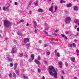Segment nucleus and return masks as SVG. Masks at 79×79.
I'll use <instances>...</instances> for the list:
<instances>
[{
  "label": "nucleus",
  "mask_w": 79,
  "mask_h": 79,
  "mask_svg": "<svg viewBox=\"0 0 79 79\" xmlns=\"http://www.w3.org/2000/svg\"><path fill=\"white\" fill-rule=\"evenodd\" d=\"M53 71V75L54 76V77L55 79H56L57 78V75H58V74L57 73V72L56 71V70H55L54 69V67L52 66H50L49 68L48 71Z\"/></svg>",
  "instance_id": "obj_1"
},
{
  "label": "nucleus",
  "mask_w": 79,
  "mask_h": 79,
  "mask_svg": "<svg viewBox=\"0 0 79 79\" xmlns=\"http://www.w3.org/2000/svg\"><path fill=\"white\" fill-rule=\"evenodd\" d=\"M4 24L6 27H9L10 26L11 23L7 20H5L4 21Z\"/></svg>",
  "instance_id": "obj_2"
},
{
  "label": "nucleus",
  "mask_w": 79,
  "mask_h": 79,
  "mask_svg": "<svg viewBox=\"0 0 79 79\" xmlns=\"http://www.w3.org/2000/svg\"><path fill=\"white\" fill-rule=\"evenodd\" d=\"M71 18L69 17H68L66 18L65 21L66 23H68V22H70L71 21Z\"/></svg>",
  "instance_id": "obj_3"
},
{
  "label": "nucleus",
  "mask_w": 79,
  "mask_h": 79,
  "mask_svg": "<svg viewBox=\"0 0 79 79\" xmlns=\"http://www.w3.org/2000/svg\"><path fill=\"white\" fill-rule=\"evenodd\" d=\"M27 42H29V39L28 38H25L24 39L23 43L26 44Z\"/></svg>",
  "instance_id": "obj_4"
},
{
  "label": "nucleus",
  "mask_w": 79,
  "mask_h": 79,
  "mask_svg": "<svg viewBox=\"0 0 79 79\" xmlns=\"http://www.w3.org/2000/svg\"><path fill=\"white\" fill-rule=\"evenodd\" d=\"M49 11H51L52 13H54L53 12V6H50Z\"/></svg>",
  "instance_id": "obj_5"
},
{
  "label": "nucleus",
  "mask_w": 79,
  "mask_h": 79,
  "mask_svg": "<svg viewBox=\"0 0 79 79\" xmlns=\"http://www.w3.org/2000/svg\"><path fill=\"white\" fill-rule=\"evenodd\" d=\"M35 61L36 63V64H38L39 65H40V62H39V61H38V60L36 59H35Z\"/></svg>",
  "instance_id": "obj_6"
},
{
  "label": "nucleus",
  "mask_w": 79,
  "mask_h": 79,
  "mask_svg": "<svg viewBox=\"0 0 79 79\" xmlns=\"http://www.w3.org/2000/svg\"><path fill=\"white\" fill-rule=\"evenodd\" d=\"M34 54H32L31 55V60H34Z\"/></svg>",
  "instance_id": "obj_7"
},
{
  "label": "nucleus",
  "mask_w": 79,
  "mask_h": 79,
  "mask_svg": "<svg viewBox=\"0 0 79 79\" xmlns=\"http://www.w3.org/2000/svg\"><path fill=\"white\" fill-rule=\"evenodd\" d=\"M63 64V63H62V62L61 61H60L59 63V67L60 68H62V64Z\"/></svg>",
  "instance_id": "obj_8"
},
{
  "label": "nucleus",
  "mask_w": 79,
  "mask_h": 79,
  "mask_svg": "<svg viewBox=\"0 0 79 79\" xmlns=\"http://www.w3.org/2000/svg\"><path fill=\"white\" fill-rule=\"evenodd\" d=\"M11 52L12 53V54H13V53H16V51H15V49L14 48H13L12 49V51Z\"/></svg>",
  "instance_id": "obj_9"
},
{
  "label": "nucleus",
  "mask_w": 79,
  "mask_h": 79,
  "mask_svg": "<svg viewBox=\"0 0 79 79\" xmlns=\"http://www.w3.org/2000/svg\"><path fill=\"white\" fill-rule=\"evenodd\" d=\"M73 9L74 10L76 11H78V9H77V6H74Z\"/></svg>",
  "instance_id": "obj_10"
},
{
  "label": "nucleus",
  "mask_w": 79,
  "mask_h": 79,
  "mask_svg": "<svg viewBox=\"0 0 79 79\" xmlns=\"http://www.w3.org/2000/svg\"><path fill=\"white\" fill-rule=\"evenodd\" d=\"M43 10L42 9H39V10H38V12H40V13H42L43 12Z\"/></svg>",
  "instance_id": "obj_11"
},
{
  "label": "nucleus",
  "mask_w": 79,
  "mask_h": 79,
  "mask_svg": "<svg viewBox=\"0 0 79 79\" xmlns=\"http://www.w3.org/2000/svg\"><path fill=\"white\" fill-rule=\"evenodd\" d=\"M72 5L71 3H69L68 4H67L66 5V6L68 8H69V7H71V6Z\"/></svg>",
  "instance_id": "obj_12"
},
{
  "label": "nucleus",
  "mask_w": 79,
  "mask_h": 79,
  "mask_svg": "<svg viewBox=\"0 0 79 79\" xmlns=\"http://www.w3.org/2000/svg\"><path fill=\"white\" fill-rule=\"evenodd\" d=\"M65 33L66 34H71V33L70 31H65Z\"/></svg>",
  "instance_id": "obj_13"
},
{
  "label": "nucleus",
  "mask_w": 79,
  "mask_h": 79,
  "mask_svg": "<svg viewBox=\"0 0 79 79\" xmlns=\"http://www.w3.org/2000/svg\"><path fill=\"white\" fill-rule=\"evenodd\" d=\"M13 75L14 77L16 78V75L14 72H13Z\"/></svg>",
  "instance_id": "obj_14"
},
{
  "label": "nucleus",
  "mask_w": 79,
  "mask_h": 79,
  "mask_svg": "<svg viewBox=\"0 0 79 79\" xmlns=\"http://www.w3.org/2000/svg\"><path fill=\"white\" fill-rule=\"evenodd\" d=\"M71 61L72 62H74V61H75V58H71Z\"/></svg>",
  "instance_id": "obj_15"
},
{
  "label": "nucleus",
  "mask_w": 79,
  "mask_h": 79,
  "mask_svg": "<svg viewBox=\"0 0 79 79\" xmlns=\"http://www.w3.org/2000/svg\"><path fill=\"white\" fill-rule=\"evenodd\" d=\"M76 52L77 53V56H79V50H78V49H77L76 50Z\"/></svg>",
  "instance_id": "obj_16"
},
{
  "label": "nucleus",
  "mask_w": 79,
  "mask_h": 79,
  "mask_svg": "<svg viewBox=\"0 0 79 79\" xmlns=\"http://www.w3.org/2000/svg\"><path fill=\"white\" fill-rule=\"evenodd\" d=\"M63 3H66V2L65 1L61 0L60 1V3L62 4Z\"/></svg>",
  "instance_id": "obj_17"
},
{
  "label": "nucleus",
  "mask_w": 79,
  "mask_h": 79,
  "mask_svg": "<svg viewBox=\"0 0 79 79\" xmlns=\"http://www.w3.org/2000/svg\"><path fill=\"white\" fill-rule=\"evenodd\" d=\"M27 45L28 46L27 48H28V47H31V44H30V43L27 44Z\"/></svg>",
  "instance_id": "obj_18"
},
{
  "label": "nucleus",
  "mask_w": 79,
  "mask_h": 79,
  "mask_svg": "<svg viewBox=\"0 0 79 79\" xmlns=\"http://www.w3.org/2000/svg\"><path fill=\"white\" fill-rule=\"evenodd\" d=\"M54 9H55L54 12H56V11L57 10H58V7H57V6H55V7Z\"/></svg>",
  "instance_id": "obj_19"
},
{
  "label": "nucleus",
  "mask_w": 79,
  "mask_h": 79,
  "mask_svg": "<svg viewBox=\"0 0 79 79\" xmlns=\"http://www.w3.org/2000/svg\"><path fill=\"white\" fill-rule=\"evenodd\" d=\"M16 74H17V75H19V71L18 70H16L15 71Z\"/></svg>",
  "instance_id": "obj_20"
},
{
  "label": "nucleus",
  "mask_w": 79,
  "mask_h": 79,
  "mask_svg": "<svg viewBox=\"0 0 79 79\" xmlns=\"http://www.w3.org/2000/svg\"><path fill=\"white\" fill-rule=\"evenodd\" d=\"M49 72L50 75H51V76H52V75H53V73H52V71H49Z\"/></svg>",
  "instance_id": "obj_21"
},
{
  "label": "nucleus",
  "mask_w": 79,
  "mask_h": 79,
  "mask_svg": "<svg viewBox=\"0 0 79 79\" xmlns=\"http://www.w3.org/2000/svg\"><path fill=\"white\" fill-rule=\"evenodd\" d=\"M23 77L24 78V79H28L27 78V77H26V76L25 75H24L23 76Z\"/></svg>",
  "instance_id": "obj_22"
},
{
  "label": "nucleus",
  "mask_w": 79,
  "mask_h": 79,
  "mask_svg": "<svg viewBox=\"0 0 79 79\" xmlns=\"http://www.w3.org/2000/svg\"><path fill=\"white\" fill-rule=\"evenodd\" d=\"M7 60L10 61H12V60H11V58H8Z\"/></svg>",
  "instance_id": "obj_23"
},
{
  "label": "nucleus",
  "mask_w": 79,
  "mask_h": 79,
  "mask_svg": "<svg viewBox=\"0 0 79 79\" xmlns=\"http://www.w3.org/2000/svg\"><path fill=\"white\" fill-rule=\"evenodd\" d=\"M65 63L66 65V67H68V63H67V62H65Z\"/></svg>",
  "instance_id": "obj_24"
},
{
  "label": "nucleus",
  "mask_w": 79,
  "mask_h": 79,
  "mask_svg": "<svg viewBox=\"0 0 79 79\" xmlns=\"http://www.w3.org/2000/svg\"><path fill=\"white\" fill-rule=\"evenodd\" d=\"M38 71L39 73H40V71H41L40 69H38Z\"/></svg>",
  "instance_id": "obj_25"
},
{
  "label": "nucleus",
  "mask_w": 79,
  "mask_h": 79,
  "mask_svg": "<svg viewBox=\"0 0 79 79\" xmlns=\"http://www.w3.org/2000/svg\"><path fill=\"white\" fill-rule=\"evenodd\" d=\"M10 66L11 67H12V66H13V63H10Z\"/></svg>",
  "instance_id": "obj_26"
},
{
  "label": "nucleus",
  "mask_w": 79,
  "mask_h": 79,
  "mask_svg": "<svg viewBox=\"0 0 79 79\" xmlns=\"http://www.w3.org/2000/svg\"><path fill=\"white\" fill-rule=\"evenodd\" d=\"M57 55L58 57H60V53L59 52L57 53Z\"/></svg>",
  "instance_id": "obj_27"
},
{
  "label": "nucleus",
  "mask_w": 79,
  "mask_h": 79,
  "mask_svg": "<svg viewBox=\"0 0 79 79\" xmlns=\"http://www.w3.org/2000/svg\"><path fill=\"white\" fill-rule=\"evenodd\" d=\"M34 24H35V27H36V26H37V24H36V22H35Z\"/></svg>",
  "instance_id": "obj_28"
},
{
  "label": "nucleus",
  "mask_w": 79,
  "mask_h": 79,
  "mask_svg": "<svg viewBox=\"0 0 79 79\" xmlns=\"http://www.w3.org/2000/svg\"><path fill=\"white\" fill-rule=\"evenodd\" d=\"M53 35H55V36H56L57 35V34L56 33H52Z\"/></svg>",
  "instance_id": "obj_29"
},
{
  "label": "nucleus",
  "mask_w": 79,
  "mask_h": 79,
  "mask_svg": "<svg viewBox=\"0 0 79 79\" xmlns=\"http://www.w3.org/2000/svg\"><path fill=\"white\" fill-rule=\"evenodd\" d=\"M46 54H47V55H49L50 54V52H48L46 53Z\"/></svg>",
  "instance_id": "obj_30"
},
{
  "label": "nucleus",
  "mask_w": 79,
  "mask_h": 79,
  "mask_svg": "<svg viewBox=\"0 0 79 79\" xmlns=\"http://www.w3.org/2000/svg\"><path fill=\"white\" fill-rule=\"evenodd\" d=\"M35 5H36V6H38V2H36L35 4Z\"/></svg>",
  "instance_id": "obj_31"
},
{
  "label": "nucleus",
  "mask_w": 79,
  "mask_h": 79,
  "mask_svg": "<svg viewBox=\"0 0 79 79\" xmlns=\"http://www.w3.org/2000/svg\"><path fill=\"white\" fill-rule=\"evenodd\" d=\"M44 32L46 34H48V32H47L46 31H44Z\"/></svg>",
  "instance_id": "obj_32"
},
{
  "label": "nucleus",
  "mask_w": 79,
  "mask_h": 79,
  "mask_svg": "<svg viewBox=\"0 0 79 79\" xmlns=\"http://www.w3.org/2000/svg\"><path fill=\"white\" fill-rule=\"evenodd\" d=\"M61 35H62V36L63 37H64L65 36V35H64L63 34H61Z\"/></svg>",
  "instance_id": "obj_33"
},
{
  "label": "nucleus",
  "mask_w": 79,
  "mask_h": 79,
  "mask_svg": "<svg viewBox=\"0 0 79 79\" xmlns=\"http://www.w3.org/2000/svg\"><path fill=\"white\" fill-rule=\"evenodd\" d=\"M32 3V1H31L30 2H29V5H31V4Z\"/></svg>",
  "instance_id": "obj_34"
},
{
  "label": "nucleus",
  "mask_w": 79,
  "mask_h": 79,
  "mask_svg": "<svg viewBox=\"0 0 79 79\" xmlns=\"http://www.w3.org/2000/svg\"><path fill=\"white\" fill-rule=\"evenodd\" d=\"M5 40H8V38H7V37H5Z\"/></svg>",
  "instance_id": "obj_35"
},
{
  "label": "nucleus",
  "mask_w": 79,
  "mask_h": 79,
  "mask_svg": "<svg viewBox=\"0 0 79 79\" xmlns=\"http://www.w3.org/2000/svg\"><path fill=\"white\" fill-rule=\"evenodd\" d=\"M69 47H72V45H73V44H69Z\"/></svg>",
  "instance_id": "obj_36"
},
{
  "label": "nucleus",
  "mask_w": 79,
  "mask_h": 79,
  "mask_svg": "<svg viewBox=\"0 0 79 79\" xmlns=\"http://www.w3.org/2000/svg\"><path fill=\"white\" fill-rule=\"evenodd\" d=\"M3 10L4 11H5V7H3Z\"/></svg>",
  "instance_id": "obj_37"
},
{
  "label": "nucleus",
  "mask_w": 79,
  "mask_h": 79,
  "mask_svg": "<svg viewBox=\"0 0 79 79\" xmlns=\"http://www.w3.org/2000/svg\"><path fill=\"white\" fill-rule=\"evenodd\" d=\"M17 65H18V64H14V66L17 67Z\"/></svg>",
  "instance_id": "obj_38"
},
{
  "label": "nucleus",
  "mask_w": 79,
  "mask_h": 79,
  "mask_svg": "<svg viewBox=\"0 0 79 79\" xmlns=\"http://www.w3.org/2000/svg\"><path fill=\"white\" fill-rule=\"evenodd\" d=\"M72 44V46L73 47H74V46H75V43H73V44Z\"/></svg>",
  "instance_id": "obj_39"
},
{
  "label": "nucleus",
  "mask_w": 79,
  "mask_h": 79,
  "mask_svg": "<svg viewBox=\"0 0 79 79\" xmlns=\"http://www.w3.org/2000/svg\"><path fill=\"white\" fill-rule=\"evenodd\" d=\"M19 55H20V56H19L20 57H21V56H23V54H19Z\"/></svg>",
  "instance_id": "obj_40"
},
{
  "label": "nucleus",
  "mask_w": 79,
  "mask_h": 79,
  "mask_svg": "<svg viewBox=\"0 0 79 79\" xmlns=\"http://www.w3.org/2000/svg\"><path fill=\"white\" fill-rule=\"evenodd\" d=\"M9 76L10 77H11L12 76V75H11V73H10V74H9Z\"/></svg>",
  "instance_id": "obj_41"
},
{
  "label": "nucleus",
  "mask_w": 79,
  "mask_h": 79,
  "mask_svg": "<svg viewBox=\"0 0 79 79\" xmlns=\"http://www.w3.org/2000/svg\"><path fill=\"white\" fill-rule=\"evenodd\" d=\"M17 68V67L14 66V69H15V70H16Z\"/></svg>",
  "instance_id": "obj_42"
},
{
  "label": "nucleus",
  "mask_w": 79,
  "mask_h": 79,
  "mask_svg": "<svg viewBox=\"0 0 79 79\" xmlns=\"http://www.w3.org/2000/svg\"><path fill=\"white\" fill-rule=\"evenodd\" d=\"M77 31H79V27H78L77 29Z\"/></svg>",
  "instance_id": "obj_43"
},
{
  "label": "nucleus",
  "mask_w": 79,
  "mask_h": 79,
  "mask_svg": "<svg viewBox=\"0 0 79 79\" xmlns=\"http://www.w3.org/2000/svg\"><path fill=\"white\" fill-rule=\"evenodd\" d=\"M42 79H45V78L44 77H42Z\"/></svg>",
  "instance_id": "obj_44"
},
{
  "label": "nucleus",
  "mask_w": 79,
  "mask_h": 79,
  "mask_svg": "<svg viewBox=\"0 0 79 79\" xmlns=\"http://www.w3.org/2000/svg\"><path fill=\"white\" fill-rule=\"evenodd\" d=\"M23 21H24V20L23 19L21 20L20 21V22H23Z\"/></svg>",
  "instance_id": "obj_45"
},
{
  "label": "nucleus",
  "mask_w": 79,
  "mask_h": 79,
  "mask_svg": "<svg viewBox=\"0 0 79 79\" xmlns=\"http://www.w3.org/2000/svg\"><path fill=\"white\" fill-rule=\"evenodd\" d=\"M38 60H40V56H39L38 58Z\"/></svg>",
  "instance_id": "obj_46"
},
{
  "label": "nucleus",
  "mask_w": 79,
  "mask_h": 79,
  "mask_svg": "<svg viewBox=\"0 0 79 79\" xmlns=\"http://www.w3.org/2000/svg\"><path fill=\"white\" fill-rule=\"evenodd\" d=\"M44 47H47V44H45L44 45Z\"/></svg>",
  "instance_id": "obj_47"
},
{
  "label": "nucleus",
  "mask_w": 79,
  "mask_h": 79,
  "mask_svg": "<svg viewBox=\"0 0 79 79\" xmlns=\"http://www.w3.org/2000/svg\"><path fill=\"white\" fill-rule=\"evenodd\" d=\"M35 33H37V30H35Z\"/></svg>",
  "instance_id": "obj_48"
},
{
  "label": "nucleus",
  "mask_w": 79,
  "mask_h": 79,
  "mask_svg": "<svg viewBox=\"0 0 79 79\" xmlns=\"http://www.w3.org/2000/svg\"><path fill=\"white\" fill-rule=\"evenodd\" d=\"M61 72L63 74H64V72L63 71H62Z\"/></svg>",
  "instance_id": "obj_49"
},
{
  "label": "nucleus",
  "mask_w": 79,
  "mask_h": 79,
  "mask_svg": "<svg viewBox=\"0 0 79 79\" xmlns=\"http://www.w3.org/2000/svg\"><path fill=\"white\" fill-rule=\"evenodd\" d=\"M15 5H18V3H17V2H15Z\"/></svg>",
  "instance_id": "obj_50"
},
{
  "label": "nucleus",
  "mask_w": 79,
  "mask_h": 79,
  "mask_svg": "<svg viewBox=\"0 0 79 79\" xmlns=\"http://www.w3.org/2000/svg\"><path fill=\"white\" fill-rule=\"evenodd\" d=\"M39 43H40V44H41V43H42V41H39Z\"/></svg>",
  "instance_id": "obj_51"
},
{
  "label": "nucleus",
  "mask_w": 79,
  "mask_h": 79,
  "mask_svg": "<svg viewBox=\"0 0 79 79\" xmlns=\"http://www.w3.org/2000/svg\"><path fill=\"white\" fill-rule=\"evenodd\" d=\"M28 25H29V23H27L26 26H28Z\"/></svg>",
  "instance_id": "obj_52"
},
{
  "label": "nucleus",
  "mask_w": 79,
  "mask_h": 79,
  "mask_svg": "<svg viewBox=\"0 0 79 79\" xmlns=\"http://www.w3.org/2000/svg\"><path fill=\"white\" fill-rule=\"evenodd\" d=\"M44 63H46V64H47V61H46V60L44 61Z\"/></svg>",
  "instance_id": "obj_53"
},
{
  "label": "nucleus",
  "mask_w": 79,
  "mask_h": 79,
  "mask_svg": "<svg viewBox=\"0 0 79 79\" xmlns=\"http://www.w3.org/2000/svg\"><path fill=\"white\" fill-rule=\"evenodd\" d=\"M56 32H58V30H56L55 31Z\"/></svg>",
  "instance_id": "obj_54"
},
{
  "label": "nucleus",
  "mask_w": 79,
  "mask_h": 79,
  "mask_svg": "<svg viewBox=\"0 0 79 79\" xmlns=\"http://www.w3.org/2000/svg\"><path fill=\"white\" fill-rule=\"evenodd\" d=\"M31 61H32V59H31H31L29 60V61H30V62H31Z\"/></svg>",
  "instance_id": "obj_55"
},
{
  "label": "nucleus",
  "mask_w": 79,
  "mask_h": 79,
  "mask_svg": "<svg viewBox=\"0 0 79 79\" xmlns=\"http://www.w3.org/2000/svg\"><path fill=\"white\" fill-rule=\"evenodd\" d=\"M32 12V11H31V10H30L29 12V13H30V14H31V13Z\"/></svg>",
  "instance_id": "obj_56"
},
{
  "label": "nucleus",
  "mask_w": 79,
  "mask_h": 79,
  "mask_svg": "<svg viewBox=\"0 0 79 79\" xmlns=\"http://www.w3.org/2000/svg\"><path fill=\"white\" fill-rule=\"evenodd\" d=\"M65 39H68V38L66 36H65Z\"/></svg>",
  "instance_id": "obj_57"
},
{
  "label": "nucleus",
  "mask_w": 79,
  "mask_h": 79,
  "mask_svg": "<svg viewBox=\"0 0 79 79\" xmlns=\"http://www.w3.org/2000/svg\"><path fill=\"white\" fill-rule=\"evenodd\" d=\"M9 7V6L7 7L6 8V9H7Z\"/></svg>",
  "instance_id": "obj_58"
},
{
  "label": "nucleus",
  "mask_w": 79,
  "mask_h": 79,
  "mask_svg": "<svg viewBox=\"0 0 79 79\" xmlns=\"http://www.w3.org/2000/svg\"><path fill=\"white\" fill-rule=\"evenodd\" d=\"M61 77H62V79H64V78H63V76H62Z\"/></svg>",
  "instance_id": "obj_59"
},
{
  "label": "nucleus",
  "mask_w": 79,
  "mask_h": 79,
  "mask_svg": "<svg viewBox=\"0 0 79 79\" xmlns=\"http://www.w3.org/2000/svg\"><path fill=\"white\" fill-rule=\"evenodd\" d=\"M74 79H77V78L76 77H75V78H74Z\"/></svg>",
  "instance_id": "obj_60"
},
{
  "label": "nucleus",
  "mask_w": 79,
  "mask_h": 79,
  "mask_svg": "<svg viewBox=\"0 0 79 79\" xmlns=\"http://www.w3.org/2000/svg\"><path fill=\"white\" fill-rule=\"evenodd\" d=\"M77 27V26H75V28H76Z\"/></svg>",
  "instance_id": "obj_61"
},
{
  "label": "nucleus",
  "mask_w": 79,
  "mask_h": 79,
  "mask_svg": "<svg viewBox=\"0 0 79 79\" xmlns=\"http://www.w3.org/2000/svg\"><path fill=\"white\" fill-rule=\"evenodd\" d=\"M52 0H49V2H51Z\"/></svg>",
  "instance_id": "obj_62"
},
{
  "label": "nucleus",
  "mask_w": 79,
  "mask_h": 79,
  "mask_svg": "<svg viewBox=\"0 0 79 79\" xmlns=\"http://www.w3.org/2000/svg\"><path fill=\"white\" fill-rule=\"evenodd\" d=\"M1 10V7H0V11Z\"/></svg>",
  "instance_id": "obj_63"
},
{
  "label": "nucleus",
  "mask_w": 79,
  "mask_h": 79,
  "mask_svg": "<svg viewBox=\"0 0 79 79\" xmlns=\"http://www.w3.org/2000/svg\"><path fill=\"white\" fill-rule=\"evenodd\" d=\"M0 37H1V35L0 34Z\"/></svg>",
  "instance_id": "obj_64"
}]
</instances>
